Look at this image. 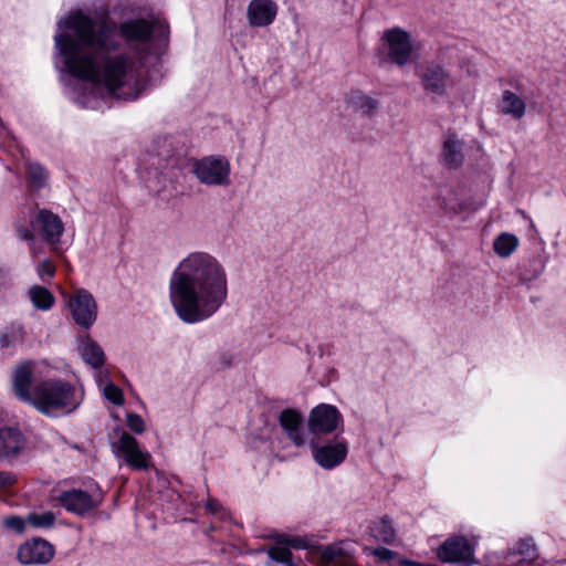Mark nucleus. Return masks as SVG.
Wrapping results in <instances>:
<instances>
[{"label":"nucleus","mask_w":566,"mask_h":566,"mask_svg":"<svg viewBox=\"0 0 566 566\" xmlns=\"http://www.w3.org/2000/svg\"><path fill=\"white\" fill-rule=\"evenodd\" d=\"M73 30L55 35V46L64 59L67 73L73 77L103 84L109 95L124 101H135L145 88V82L135 69L133 59L118 53L120 48L116 24L107 19L96 21L78 11L60 22Z\"/></svg>","instance_id":"f257e3e1"},{"label":"nucleus","mask_w":566,"mask_h":566,"mask_svg":"<svg viewBox=\"0 0 566 566\" xmlns=\"http://www.w3.org/2000/svg\"><path fill=\"white\" fill-rule=\"evenodd\" d=\"M171 304L178 317L196 324L211 317L228 297L227 272L208 252L184 258L169 281Z\"/></svg>","instance_id":"f03ea898"},{"label":"nucleus","mask_w":566,"mask_h":566,"mask_svg":"<svg viewBox=\"0 0 566 566\" xmlns=\"http://www.w3.org/2000/svg\"><path fill=\"white\" fill-rule=\"evenodd\" d=\"M41 413L55 417L59 413H70L80 405L74 385L63 379H45L35 391L31 403Z\"/></svg>","instance_id":"7ed1b4c3"},{"label":"nucleus","mask_w":566,"mask_h":566,"mask_svg":"<svg viewBox=\"0 0 566 566\" xmlns=\"http://www.w3.org/2000/svg\"><path fill=\"white\" fill-rule=\"evenodd\" d=\"M116 32L128 44L150 45L156 55L164 53L169 41V28L159 20L127 19L116 25Z\"/></svg>","instance_id":"20e7f679"},{"label":"nucleus","mask_w":566,"mask_h":566,"mask_svg":"<svg viewBox=\"0 0 566 566\" xmlns=\"http://www.w3.org/2000/svg\"><path fill=\"white\" fill-rule=\"evenodd\" d=\"M192 172L207 186H228L230 184V163L223 156H207L196 160Z\"/></svg>","instance_id":"39448f33"},{"label":"nucleus","mask_w":566,"mask_h":566,"mask_svg":"<svg viewBox=\"0 0 566 566\" xmlns=\"http://www.w3.org/2000/svg\"><path fill=\"white\" fill-rule=\"evenodd\" d=\"M45 379L38 373L36 364L32 360L17 365L12 373V390L15 397L31 405L35 398V391Z\"/></svg>","instance_id":"423d86ee"},{"label":"nucleus","mask_w":566,"mask_h":566,"mask_svg":"<svg viewBox=\"0 0 566 566\" xmlns=\"http://www.w3.org/2000/svg\"><path fill=\"white\" fill-rule=\"evenodd\" d=\"M69 308L75 324L84 329H88L97 318L96 301L85 289L75 291L69 300Z\"/></svg>","instance_id":"0eeeda50"},{"label":"nucleus","mask_w":566,"mask_h":566,"mask_svg":"<svg viewBox=\"0 0 566 566\" xmlns=\"http://www.w3.org/2000/svg\"><path fill=\"white\" fill-rule=\"evenodd\" d=\"M418 76L423 91L429 94L446 96L452 86L450 72L441 63H427L418 73Z\"/></svg>","instance_id":"6e6552de"},{"label":"nucleus","mask_w":566,"mask_h":566,"mask_svg":"<svg viewBox=\"0 0 566 566\" xmlns=\"http://www.w3.org/2000/svg\"><path fill=\"white\" fill-rule=\"evenodd\" d=\"M438 558L442 563H464L472 565L474 560V547L462 535L448 537L438 549Z\"/></svg>","instance_id":"1a4fd4ad"},{"label":"nucleus","mask_w":566,"mask_h":566,"mask_svg":"<svg viewBox=\"0 0 566 566\" xmlns=\"http://www.w3.org/2000/svg\"><path fill=\"white\" fill-rule=\"evenodd\" d=\"M290 547L306 548L307 539L301 536L281 535L277 545L268 551L269 566H303L301 558H295Z\"/></svg>","instance_id":"9d476101"},{"label":"nucleus","mask_w":566,"mask_h":566,"mask_svg":"<svg viewBox=\"0 0 566 566\" xmlns=\"http://www.w3.org/2000/svg\"><path fill=\"white\" fill-rule=\"evenodd\" d=\"M54 553V546L50 542L33 537L19 546L17 557L23 565H45L52 560Z\"/></svg>","instance_id":"9b49d317"},{"label":"nucleus","mask_w":566,"mask_h":566,"mask_svg":"<svg viewBox=\"0 0 566 566\" xmlns=\"http://www.w3.org/2000/svg\"><path fill=\"white\" fill-rule=\"evenodd\" d=\"M382 40L388 45V57L398 66H405L411 59L412 44L410 35L400 28H392L385 31Z\"/></svg>","instance_id":"f8f14e48"},{"label":"nucleus","mask_w":566,"mask_h":566,"mask_svg":"<svg viewBox=\"0 0 566 566\" xmlns=\"http://www.w3.org/2000/svg\"><path fill=\"white\" fill-rule=\"evenodd\" d=\"M340 421L342 415L335 406L321 403L310 413L308 429L314 434L332 433Z\"/></svg>","instance_id":"ddd939ff"},{"label":"nucleus","mask_w":566,"mask_h":566,"mask_svg":"<svg viewBox=\"0 0 566 566\" xmlns=\"http://www.w3.org/2000/svg\"><path fill=\"white\" fill-rule=\"evenodd\" d=\"M113 448L120 454L128 465L136 470H146L149 465L150 455L148 452H143L137 440L123 431L119 439L113 443Z\"/></svg>","instance_id":"4468645a"},{"label":"nucleus","mask_w":566,"mask_h":566,"mask_svg":"<svg viewBox=\"0 0 566 566\" xmlns=\"http://www.w3.org/2000/svg\"><path fill=\"white\" fill-rule=\"evenodd\" d=\"M59 501L66 511L81 516L98 507L101 504V499H95L80 489L63 491L59 496Z\"/></svg>","instance_id":"2eb2a0df"},{"label":"nucleus","mask_w":566,"mask_h":566,"mask_svg":"<svg viewBox=\"0 0 566 566\" xmlns=\"http://www.w3.org/2000/svg\"><path fill=\"white\" fill-rule=\"evenodd\" d=\"M33 227L41 230L43 238L51 244L59 243L64 231L61 218L51 210L41 209L30 221Z\"/></svg>","instance_id":"dca6fc26"},{"label":"nucleus","mask_w":566,"mask_h":566,"mask_svg":"<svg viewBox=\"0 0 566 566\" xmlns=\"http://www.w3.org/2000/svg\"><path fill=\"white\" fill-rule=\"evenodd\" d=\"M277 13V4L273 0H251L247 18L251 27H268L270 25Z\"/></svg>","instance_id":"f3484780"},{"label":"nucleus","mask_w":566,"mask_h":566,"mask_svg":"<svg viewBox=\"0 0 566 566\" xmlns=\"http://www.w3.org/2000/svg\"><path fill=\"white\" fill-rule=\"evenodd\" d=\"M347 455V447L344 441L327 443L314 451V459L324 469H333L340 464Z\"/></svg>","instance_id":"a211bd4d"},{"label":"nucleus","mask_w":566,"mask_h":566,"mask_svg":"<svg viewBox=\"0 0 566 566\" xmlns=\"http://www.w3.org/2000/svg\"><path fill=\"white\" fill-rule=\"evenodd\" d=\"M279 422L296 447L305 443V437L302 431L303 418L300 412L293 409H284L279 416Z\"/></svg>","instance_id":"6ab92c4d"},{"label":"nucleus","mask_w":566,"mask_h":566,"mask_svg":"<svg viewBox=\"0 0 566 566\" xmlns=\"http://www.w3.org/2000/svg\"><path fill=\"white\" fill-rule=\"evenodd\" d=\"M317 566H357L345 551L344 543H333L322 547Z\"/></svg>","instance_id":"aec40b11"},{"label":"nucleus","mask_w":566,"mask_h":566,"mask_svg":"<svg viewBox=\"0 0 566 566\" xmlns=\"http://www.w3.org/2000/svg\"><path fill=\"white\" fill-rule=\"evenodd\" d=\"M464 143L457 138L455 134H448L443 142L442 147V160L443 164L450 168L455 169L463 165L464 163V154H463Z\"/></svg>","instance_id":"412c9836"},{"label":"nucleus","mask_w":566,"mask_h":566,"mask_svg":"<svg viewBox=\"0 0 566 566\" xmlns=\"http://www.w3.org/2000/svg\"><path fill=\"white\" fill-rule=\"evenodd\" d=\"M345 103L348 108H352L354 112L360 113L364 117H373L379 107V102L368 95H366L360 90L350 91L346 97Z\"/></svg>","instance_id":"4be33fe9"},{"label":"nucleus","mask_w":566,"mask_h":566,"mask_svg":"<svg viewBox=\"0 0 566 566\" xmlns=\"http://www.w3.org/2000/svg\"><path fill=\"white\" fill-rule=\"evenodd\" d=\"M77 350L83 360L94 369L101 368L105 363L103 348L87 335L78 337Z\"/></svg>","instance_id":"5701e85b"},{"label":"nucleus","mask_w":566,"mask_h":566,"mask_svg":"<svg viewBox=\"0 0 566 566\" xmlns=\"http://www.w3.org/2000/svg\"><path fill=\"white\" fill-rule=\"evenodd\" d=\"M23 436L15 428L0 429V457H15L23 447Z\"/></svg>","instance_id":"b1692460"},{"label":"nucleus","mask_w":566,"mask_h":566,"mask_svg":"<svg viewBox=\"0 0 566 566\" xmlns=\"http://www.w3.org/2000/svg\"><path fill=\"white\" fill-rule=\"evenodd\" d=\"M499 111L503 115L512 116L515 119H521L526 113V103L514 92L505 90L502 93Z\"/></svg>","instance_id":"393cba45"},{"label":"nucleus","mask_w":566,"mask_h":566,"mask_svg":"<svg viewBox=\"0 0 566 566\" xmlns=\"http://www.w3.org/2000/svg\"><path fill=\"white\" fill-rule=\"evenodd\" d=\"M370 535L378 542L392 545L397 534L391 520L388 516L380 517L370 525Z\"/></svg>","instance_id":"a878e982"},{"label":"nucleus","mask_w":566,"mask_h":566,"mask_svg":"<svg viewBox=\"0 0 566 566\" xmlns=\"http://www.w3.org/2000/svg\"><path fill=\"white\" fill-rule=\"evenodd\" d=\"M29 296L33 306L41 311H48L54 304L53 294L44 286H32L29 291Z\"/></svg>","instance_id":"bb28decb"},{"label":"nucleus","mask_w":566,"mask_h":566,"mask_svg":"<svg viewBox=\"0 0 566 566\" xmlns=\"http://www.w3.org/2000/svg\"><path fill=\"white\" fill-rule=\"evenodd\" d=\"M24 328L20 324H11L0 333L1 348L14 347L24 339Z\"/></svg>","instance_id":"cd10ccee"},{"label":"nucleus","mask_w":566,"mask_h":566,"mask_svg":"<svg viewBox=\"0 0 566 566\" xmlns=\"http://www.w3.org/2000/svg\"><path fill=\"white\" fill-rule=\"evenodd\" d=\"M517 245L516 235L504 232L494 240L493 249L497 255L507 258L516 250Z\"/></svg>","instance_id":"c85d7f7f"},{"label":"nucleus","mask_w":566,"mask_h":566,"mask_svg":"<svg viewBox=\"0 0 566 566\" xmlns=\"http://www.w3.org/2000/svg\"><path fill=\"white\" fill-rule=\"evenodd\" d=\"M28 178L31 184L40 189L43 188L46 184L48 174L43 166L38 163H29L27 166Z\"/></svg>","instance_id":"c756f323"},{"label":"nucleus","mask_w":566,"mask_h":566,"mask_svg":"<svg viewBox=\"0 0 566 566\" xmlns=\"http://www.w3.org/2000/svg\"><path fill=\"white\" fill-rule=\"evenodd\" d=\"M28 523L36 528H49L54 525L55 515L51 511L43 513H30L27 518Z\"/></svg>","instance_id":"7c9ffc66"},{"label":"nucleus","mask_w":566,"mask_h":566,"mask_svg":"<svg viewBox=\"0 0 566 566\" xmlns=\"http://www.w3.org/2000/svg\"><path fill=\"white\" fill-rule=\"evenodd\" d=\"M517 553L522 556V560L532 564L537 558V549L532 537L522 538L517 544Z\"/></svg>","instance_id":"2f4dec72"},{"label":"nucleus","mask_w":566,"mask_h":566,"mask_svg":"<svg viewBox=\"0 0 566 566\" xmlns=\"http://www.w3.org/2000/svg\"><path fill=\"white\" fill-rule=\"evenodd\" d=\"M103 391L105 398L109 400L112 403L116 406H120L124 403L123 391L115 384L108 382L107 385H105Z\"/></svg>","instance_id":"473e14b6"},{"label":"nucleus","mask_w":566,"mask_h":566,"mask_svg":"<svg viewBox=\"0 0 566 566\" xmlns=\"http://www.w3.org/2000/svg\"><path fill=\"white\" fill-rule=\"evenodd\" d=\"M126 423L128 428L135 433H143L145 430V423L142 417L137 413H127Z\"/></svg>","instance_id":"72a5a7b5"},{"label":"nucleus","mask_w":566,"mask_h":566,"mask_svg":"<svg viewBox=\"0 0 566 566\" xmlns=\"http://www.w3.org/2000/svg\"><path fill=\"white\" fill-rule=\"evenodd\" d=\"M3 525L15 533H22L25 528V523L20 516H9L4 518Z\"/></svg>","instance_id":"f704fd0d"},{"label":"nucleus","mask_w":566,"mask_h":566,"mask_svg":"<svg viewBox=\"0 0 566 566\" xmlns=\"http://www.w3.org/2000/svg\"><path fill=\"white\" fill-rule=\"evenodd\" d=\"M54 271V266L49 260H43L38 266V273L42 279H44V276L52 277Z\"/></svg>","instance_id":"c9c22d12"},{"label":"nucleus","mask_w":566,"mask_h":566,"mask_svg":"<svg viewBox=\"0 0 566 566\" xmlns=\"http://www.w3.org/2000/svg\"><path fill=\"white\" fill-rule=\"evenodd\" d=\"M15 233L17 237L22 241L32 242L34 240V233L28 227L17 226Z\"/></svg>","instance_id":"e433bc0d"},{"label":"nucleus","mask_w":566,"mask_h":566,"mask_svg":"<svg viewBox=\"0 0 566 566\" xmlns=\"http://www.w3.org/2000/svg\"><path fill=\"white\" fill-rule=\"evenodd\" d=\"M373 553L377 558L386 562L392 559L397 555V553L386 547H377Z\"/></svg>","instance_id":"4c0bfd02"},{"label":"nucleus","mask_w":566,"mask_h":566,"mask_svg":"<svg viewBox=\"0 0 566 566\" xmlns=\"http://www.w3.org/2000/svg\"><path fill=\"white\" fill-rule=\"evenodd\" d=\"M15 482V476L7 471H0V489L12 485Z\"/></svg>","instance_id":"58836bf2"},{"label":"nucleus","mask_w":566,"mask_h":566,"mask_svg":"<svg viewBox=\"0 0 566 566\" xmlns=\"http://www.w3.org/2000/svg\"><path fill=\"white\" fill-rule=\"evenodd\" d=\"M206 509L211 513V514H217L220 509H221V504L217 501V500H209L207 505H206Z\"/></svg>","instance_id":"ea45409f"},{"label":"nucleus","mask_w":566,"mask_h":566,"mask_svg":"<svg viewBox=\"0 0 566 566\" xmlns=\"http://www.w3.org/2000/svg\"><path fill=\"white\" fill-rule=\"evenodd\" d=\"M70 447H71L72 449L77 450V451H83V449H82L78 444H76V443H70Z\"/></svg>","instance_id":"a19ab883"},{"label":"nucleus","mask_w":566,"mask_h":566,"mask_svg":"<svg viewBox=\"0 0 566 566\" xmlns=\"http://www.w3.org/2000/svg\"><path fill=\"white\" fill-rule=\"evenodd\" d=\"M6 273L4 269L0 266V277Z\"/></svg>","instance_id":"79ce46f5"},{"label":"nucleus","mask_w":566,"mask_h":566,"mask_svg":"<svg viewBox=\"0 0 566 566\" xmlns=\"http://www.w3.org/2000/svg\"><path fill=\"white\" fill-rule=\"evenodd\" d=\"M4 127V124L2 122V119L0 118V129H2Z\"/></svg>","instance_id":"37998d69"}]
</instances>
